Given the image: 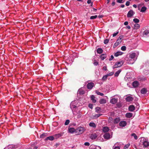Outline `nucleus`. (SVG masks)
I'll use <instances>...</instances> for the list:
<instances>
[{
  "label": "nucleus",
  "instance_id": "f257e3e1",
  "mask_svg": "<svg viewBox=\"0 0 149 149\" xmlns=\"http://www.w3.org/2000/svg\"><path fill=\"white\" fill-rule=\"evenodd\" d=\"M85 130V129L84 127H80L77 128L76 130V132H78L79 134H82Z\"/></svg>",
  "mask_w": 149,
  "mask_h": 149
},
{
  "label": "nucleus",
  "instance_id": "f03ea898",
  "mask_svg": "<svg viewBox=\"0 0 149 149\" xmlns=\"http://www.w3.org/2000/svg\"><path fill=\"white\" fill-rule=\"evenodd\" d=\"M123 63L124 62L122 61L117 62L113 66V69H115L120 67L123 65Z\"/></svg>",
  "mask_w": 149,
  "mask_h": 149
},
{
  "label": "nucleus",
  "instance_id": "7ed1b4c3",
  "mask_svg": "<svg viewBox=\"0 0 149 149\" xmlns=\"http://www.w3.org/2000/svg\"><path fill=\"white\" fill-rule=\"evenodd\" d=\"M94 84L93 82L88 83L87 85V87L88 89H91L94 86Z\"/></svg>",
  "mask_w": 149,
  "mask_h": 149
},
{
  "label": "nucleus",
  "instance_id": "20e7f679",
  "mask_svg": "<svg viewBox=\"0 0 149 149\" xmlns=\"http://www.w3.org/2000/svg\"><path fill=\"white\" fill-rule=\"evenodd\" d=\"M135 13L132 10H130L128 13L127 17H130L132 16Z\"/></svg>",
  "mask_w": 149,
  "mask_h": 149
},
{
  "label": "nucleus",
  "instance_id": "39448f33",
  "mask_svg": "<svg viewBox=\"0 0 149 149\" xmlns=\"http://www.w3.org/2000/svg\"><path fill=\"white\" fill-rule=\"evenodd\" d=\"M63 132H61L60 133L55 134L54 135V138L56 139H57L58 138L63 136Z\"/></svg>",
  "mask_w": 149,
  "mask_h": 149
},
{
  "label": "nucleus",
  "instance_id": "423d86ee",
  "mask_svg": "<svg viewBox=\"0 0 149 149\" xmlns=\"http://www.w3.org/2000/svg\"><path fill=\"white\" fill-rule=\"evenodd\" d=\"M124 36L123 35H120L118 38L117 40L116 41L120 43L121 42H122V39L123 38H124Z\"/></svg>",
  "mask_w": 149,
  "mask_h": 149
},
{
  "label": "nucleus",
  "instance_id": "0eeeda50",
  "mask_svg": "<svg viewBox=\"0 0 149 149\" xmlns=\"http://www.w3.org/2000/svg\"><path fill=\"white\" fill-rule=\"evenodd\" d=\"M143 145L144 148H147L149 146V142L146 141H144L143 142Z\"/></svg>",
  "mask_w": 149,
  "mask_h": 149
},
{
  "label": "nucleus",
  "instance_id": "6e6552de",
  "mask_svg": "<svg viewBox=\"0 0 149 149\" xmlns=\"http://www.w3.org/2000/svg\"><path fill=\"white\" fill-rule=\"evenodd\" d=\"M97 137V134L95 133H93L90 135V138L92 139H95Z\"/></svg>",
  "mask_w": 149,
  "mask_h": 149
},
{
  "label": "nucleus",
  "instance_id": "1a4fd4ad",
  "mask_svg": "<svg viewBox=\"0 0 149 149\" xmlns=\"http://www.w3.org/2000/svg\"><path fill=\"white\" fill-rule=\"evenodd\" d=\"M103 136L105 139H109L110 138V135L109 133H107L104 134Z\"/></svg>",
  "mask_w": 149,
  "mask_h": 149
},
{
  "label": "nucleus",
  "instance_id": "9d476101",
  "mask_svg": "<svg viewBox=\"0 0 149 149\" xmlns=\"http://www.w3.org/2000/svg\"><path fill=\"white\" fill-rule=\"evenodd\" d=\"M120 126L121 127H124L127 125V123L125 121H121L119 124Z\"/></svg>",
  "mask_w": 149,
  "mask_h": 149
},
{
  "label": "nucleus",
  "instance_id": "9b49d317",
  "mask_svg": "<svg viewBox=\"0 0 149 149\" xmlns=\"http://www.w3.org/2000/svg\"><path fill=\"white\" fill-rule=\"evenodd\" d=\"M117 99L113 98L111 99L110 101V102L113 104H114L117 102Z\"/></svg>",
  "mask_w": 149,
  "mask_h": 149
},
{
  "label": "nucleus",
  "instance_id": "f8f14e48",
  "mask_svg": "<svg viewBox=\"0 0 149 149\" xmlns=\"http://www.w3.org/2000/svg\"><path fill=\"white\" fill-rule=\"evenodd\" d=\"M139 82L137 81H135L132 83V86L134 88L137 87L139 86Z\"/></svg>",
  "mask_w": 149,
  "mask_h": 149
},
{
  "label": "nucleus",
  "instance_id": "ddd939ff",
  "mask_svg": "<svg viewBox=\"0 0 149 149\" xmlns=\"http://www.w3.org/2000/svg\"><path fill=\"white\" fill-rule=\"evenodd\" d=\"M128 109L129 111H133L135 109V107L134 105H131L129 107Z\"/></svg>",
  "mask_w": 149,
  "mask_h": 149
},
{
  "label": "nucleus",
  "instance_id": "4468645a",
  "mask_svg": "<svg viewBox=\"0 0 149 149\" xmlns=\"http://www.w3.org/2000/svg\"><path fill=\"white\" fill-rule=\"evenodd\" d=\"M133 100V98L130 96L127 97L126 98V100L128 102L132 101Z\"/></svg>",
  "mask_w": 149,
  "mask_h": 149
},
{
  "label": "nucleus",
  "instance_id": "2eb2a0df",
  "mask_svg": "<svg viewBox=\"0 0 149 149\" xmlns=\"http://www.w3.org/2000/svg\"><path fill=\"white\" fill-rule=\"evenodd\" d=\"M109 130V128L108 127H103L102 131L104 132H108Z\"/></svg>",
  "mask_w": 149,
  "mask_h": 149
},
{
  "label": "nucleus",
  "instance_id": "dca6fc26",
  "mask_svg": "<svg viewBox=\"0 0 149 149\" xmlns=\"http://www.w3.org/2000/svg\"><path fill=\"white\" fill-rule=\"evenodd\" d=\"M147 92V90L146 88H143L142 89L141 91V93L143 94H146Z\"/></svg>",
  "mask_w": 149,
  "mask_h": 149
},
{
  "label": "nucleus",
  "instance_id": "f3484780",
  "mask_svg": "<svg viewBox=\"0 0 149 149\" xmlns=\"http://www.w3.org/2000/svg\"><path fill=\"white\" fill-rule=\"evenodd\" d=\"M54 136H50L47 137L45 139L46 140H50V141H53L54 140Z\"/></svg>",
  "mask_w": 149,
  "mask_h": 149
},
{
  "label": "nucleus",
  "instance_id": "a211bd4d",
  "mask_svg": "<svg viewBox=\"0 0 149 149\" xmlns=\"http://www.w3.org/2000/svg\"><path fill=\"white\" fill-rule=\"evenodd\" d=\"M120 120L119 118H115L113 121V123L114 124H117L119 123Z\"/></svg>",
  "mask_w": 149,
  "mask_h": 149
},
{
  "label": "nucleus",
  "instance_id": "6ab92c4d",
  "mask_svg": "<svg viewBox=\"0 0 149 149\" xmlns=\"http://www.w3.org/2000/svg\"><path fill=\"white\" fill-rule=\"evenodd\" d=\"M68 131L69 132L71 133H72L74 132H76V130H75L74 128H71L68 129Z\"/></svg>",
  "mask_w": 149,
  "mask_h": 149
},
{
  "label": "nucleus",
  "instance_id": "aec40b11",
  "mask_svg": "<svg viewBox=\"0 0 149 149\" xmlns=\"http://www.w3.org/2000/svg\"><path fill=\"white\" fill-rule=\"evenodd\" d=\"M122 52H118L115 54L114 56H115L117 57L119 55H122Z\"/></svg>",
  "mask_w": 149,
  "mask_h": 149
},
{
  "label": "nucleus",
  "instance_id": "412c9836",
  "mask_svg": "<svg viewBox=\"0 0 149 149\" xmlns=\"http://www.w3.org/2000/svg\"><path fill=\"white\" fill-rule=\"evenodd\" d=\"M132 116V113H128L126 114V116L127 118H130Z\"/></svg>",
  "mask_w": 149,
  "mask_h": 149
},
{
  "label": "nucleus",
  "instance_id": "4be33fe9",
  "mask_svg": "<svg viewBox=\"0 0 149 149\" xmlns=\"http://www.w3.org/2000/svg\"><path fill=\"white\" fill-rule=\"evenodd\" d=\"M135 55L136 54L135 53H132L130 55V57L132 59H133L135 58Z\"/></svg>",
  "mask_w": 149,
  "mask_h": 149
},
{
  "label": "nucleus",
  "instance_id": "5701e85b",
  "mask_svg": "<svg viewBox=\"0 0 149 149\" xmlns=\"http://www.w3.org/2000/svg\"><path fill=\"white\" fill-rule=\"evenodd\" d=\"M99 102L101 104H105L106 103V100L104 99H102L100 100Z\"/></svg>",
  "mask_w": 149,
  "mask_h": 149
},
{
  "label": "nucleus",
  "instance_id": "b1692460",
  "mask_svg": "<svg viewBox=\"0 0 149 149\" xmlns=\"http://www.w3.org/2000/svg\"><path fill=\"white\" fill-rule=\"evenodd\" d=\"M103 50L101 48H98L97 51V52L99 54H101L103 52Z\"/></svg>",
  "mask_w": 149,
  "mask_h": 149
},
{
  "label": "nucleus",
  "instance_id": "393cba45",
  "mask_svg": "<svg viewBox=\"0 0 149 149\" xmlns=\"http://www.w3.org/2000/svg\"><path fill=\"white\" fill-rule=\"evenodd\" d=\"M107 55L105 54H102L101 55L100 58L102 60H103L106 57Z\"/></svg>",
  "mask_w": 149,
  "mask_h": 149
},
{
  "label": "nucleus",
  "instance_id": "a878e982",
  "mask_svg": "<svg viewBox=\"0 0 149 149\" xmlns=\"http://www.w3.org/2000/svg\"><path fill=\"white\" fill-rule=\"evenodd\" d=\"M140 25L138 24H135L134 26V28L135 29H137L140 28Z\"/></svg>",
  "mask_w": 149,
  "mask_h": 149
},
{
  "label": "nucleus",
  "instance_id": "bb28decb",
  "mask_svg": "<svg viewBox=\"0 0 149 149\" xmlns=\"http://www.w3.org/2000/svg\"><path fill=\"white\" fill-rule=\"evenodd\" d=\"M91 100H92V102L93 103H95L96 102V100L95 99V97L94 95H92L91 96Z\"/></svg>",
  "mask_w": 149,
  "mask_h": 149
},
{
  "label": "nucleus",
  "instance_id": "cd10ccee",
  "mask_svg": "<svg viewBox=\"0 0 149 149\" xmlns=\"http://www.w3.org/2000/svg\"><path fill=\"white\" fill-rule=\"evenodd\" d=\"M121 71V70L120 69L118 70L114 74L115 76V77H118Z\"/></svg>",
  "mask_w": 149,
  "mask_h": 149
},
{
  "label": "nucleus",
  "instance_id": "c85d7f7f",
  "mask_svg": "<svg viewBox=\"0 0 149 149\" xmlns=\"http://www.w3.org/2000/svg\"><path fill=\"white\" fill-rule=\"evenodd\" d=\"M149 33V31L148 30H145L143 33V36H147Z\"/></svg>",
  "mask_w": 149,
  "mask_h": 149
},
{
  "label": "nucleus",
  "instance_id": "c756f323",
  "mask_svg": "<svg viewBox=\"0 0 149 149\" xmlns=\"http://www.w3.org/2000/svg\"><path fill=\"white\" fill-rule=\"evenodd\" d=\"M147 10V8L145 6L142 7L140 11L142 12H145Z\"/></svg>",
  "mask_w": 149,
  "mask_h": 149
},
{
  "label": "nucleus",
  "instance_id": "7c9ffc66",
  "mask_svg": "<svg viewBox=\"0 0 149 149\" xmlns=\"http://www.w3.org/2000/svg\"><path fill=\"white\" fill-rule=\"evenodd\" d=\"M89 125L90 127H95L96 125L94 123H91L89 124Z\"/></svg>",
  "mask_w": 149,
  "mask_h": 149
},
{
  "label": "nucleus",
  "instance_id": "2f4dec72",
  "mask_svg": "<svg viewBox=\"0 0 149 149\" xmlns=\"http://www.w3.org/2000/svg\"><path fill=\"white\" fill-rule=\"evenodd\" d=\"M47 136V134L44 133L41 135L40 137V138H43L46 137Z\"/></svg>",
  "mask_w": 149,
  "mask_h": 149
},
{
  "label": "nucleus",
  "instance_id": "473e14b6",
  "mask_svg": "<svg viewBox=\"0 0 149 149\" xmlns=\"http://www.w3.org/2000/svg\"><path fill=\"white\" fill-rule=\"evenodd\" d=\"M131 136H133L135 139H138L137 137L135 134L134 133H132L131 134Z\"/></svg>",
  "mask_w": 149,
  "mask_h": 149
},
{
  "label": "nucleus",
  "instance_id": "72a5a7b5",
  "mask_svg": "<svg viewBox=\"0 0 149 149\" xmlns=\"http://www.w3.org/2000/svg\"><path fill=\"white\" fill-rule=\"evenodd\" d=\"M133 21L135 23H138L139 22V20L137 18H134L133 19Z\"/></svg>",
  "mask_w": 149,
  "mask_h": 149
},
{
  "label": "nucleus",
  "instance_id": "f704fd0d",
  "mask_svg": "<svg viewBox=\"0 0 149 149\" xmlns=\"http://www.w3.org/2000/svg\"><path fill=\"white\" fill-rule=\"evenodd\" d=\"M78 92L80 94H84L85 93L84 91L80 90H79Z\"/></svg>",
  "mask_w": 149,
  "mask_h": 149
},
{
  "label": "nucleus",
  "instance_id": "c9c22d12",
  "mask_svg": "<svg viewBox=\"0 0 149 149\" xmlns=\"http://www.w3.org/2000/svg\"><path fill=\"white\" fill-rule=\"evenodd\" d=\"M96 93L98 95L101 96H103L104 95L103 93H101L99 91H96Z\"/></svg>",
  "mask_w": 149,
  "mask_h": 149
},
{
  "label": "nucleus",
  "instance_id": "e433bc0d",
  "mask_svg": "<svg viewBox=\"0 0 149 149\" xmlns=\"http://www.w3.org/2000/svg\"><path fill=\"white\" fill-rule=\"evenodd\" d=\"M97 15H95V16H92L90 17V19H96L97 17Z\"/></svg>",
  "mask_w": 149,
  "mask_h": 149
},
{
  "label": "nucleus",
  "instance_id": "4c0bfd02",
  "mask_svg": "<svg viewBox=\"0 0 149 149\" xmlns=\"http://www.w3.org/2000/svg\"><path fill=\"white\" fill-rule=\"evenodd\" d=\"M109 41V39H106L104 40V43L105 44H107L108 43Z\"/></svg>",
  "mask_w": 149,
  "mask_h": 149
},
{
  "label": "nucleus",
  "instance_id": "58836bf2",
  "mask_svg": "<svg viewBox=\"0 0 149 149\" xmlns=\"http://www.w3.org/2000/svg\"><path fill=\"white\" fill-rule=\"evenodd\" d=\"M70 123V120H67L64 123V125H68Z\"/></svg>",
  "mask_w": 149,
  "mask_h": 149
},
{
  "label": "nucleus",
  "instance_id": "ea45409f",
  "mask_svg": "<svg viewBox=\"0 0 149 149\" xmlns=\"http://www.w3.org/2000/svg\"><path fill=\"white\" fill-rule=\"evenodd\" d=\"M108 76H107V75H105L103 76L102 77V80H105L107 79V77H108Z\"/></svg>",
  "mask_w": 149,
  "mask_h": 149
},
{
  "label": "nucleus",
  "instance_id": "a19ab883",
  "mask_svg": "<svg viewBox=\"0 0 149 149\" xmlns=\"http://www.w3.org/2000/svg\"><path fill=\"white\" fill-rule=\"evenodd\" d=\"M122 50L125 51L126 50V47L125 46H123L121 47Z\"/></svg>",
  "mask_w": 149,
  "mask_h": 149
},
{
  "label": "nucleus",
  "instance_id": "79ce46f5",
  "mask_svg": "<svg viewBox=\"0 0 149 149\" xmlns=\"http://www.w3.org/2000/svg\"><path fill=\"white\" fill-rule=\"evenodd\" d=\"M130 146V144H127L125 145L124 147V149H127L129 146Z\"/></svg>",
  "mask_w": 149,
  "mask_h": 149
},
{
  "label": "nucleus",
  "instance_id": "37998d69",
  "mask_svg": "<svg viewBox=\"0 0 149 149\" xmlns=\"http://www.w3.org/2000/svg\"><path fill=\"white\" fill-rule=\"evenodd\" d=\"M114 72H111L109 73V74H107V75L108 77L109 76H112V75H113V74H114Z\"/></svg>",
  "mask_w": 149,
  "mask_h": 149
},
{
  "label": "nucleus",
  "instance_id": "c03bdc74",
  "mask_svg": "<svg viewBox=\"0 0 149 149\" xmlns=\"http://www.w3.org/2000/svg\"><path fill=\"white\" fill-rule=\"evenodd\" d=\"M87 3L88 4H90L91 3V6H92L93 4V3L91 2V0H88L87 1Z\"/></svg>",
  "mask_w": 149,
  "mask_h": 149
},
{
  "label": "nucleus",
  "instance_id": "a18cd8bd",
  "mask_svg": "<svg viewBox=\"0 0 149 149\" xmlns=\"http://www.w3.org/2000/svg\"><path fill=\"white\" fill-rule=\"evenodd\" d=\"M100 108L99 107H96L95 109V111L97 112H98V111L100 110Z\"/></svg>",
  "mask_w": 149,
  "mask_h": 149
},
{
  "label": "nucleus",
  "instance_id": "49530a36",
  "mask_svg": "<svg viewBox=\"0 0 149 149\" xmlns=\"http://www.w3.org/2000/svg\"><path fill=\"white\" fill-rule=\"evenodd\" d=\"M93 64L95 65H97L98 64V62L96 61H95V60L94 61V62H93Z\"/></svg>",
  "mask_w": 149,
  "mask_h": 149
},
{
  "label": "nucleus",
  "instance_id": "de8ad7c7",
  "mask_svg": "<svg viewBox=\"0 0 149 149\" xmlns=\"http://www.w3.org/2000/svg\"><path fill=\"white\" fill-rule=\"evenodd\" d=\"M102 115V114H97L95 115V117L96 118H97L100 117V116Z\"/></svg>",
  "mask_w": 149,
  "mask_h": 149
},
{
  "label": "nucleus",
  "instance_id": "09e8293b",
  "mask_svg": "<svg viewBox=\"0 0 149 149\" xmlns=\"http://www.w3.org/2000/svg\"><path fill=\"white\" fill-rule=\"evenodd\" d=\"M118 33H119V32L117 31L116 33H113V37H115Z\"/></svg>",
  "mask_w": 149,
  "mask_h": 149
},
{
  "label": "nucleus",
  "instance_id": "8fccbe9b",
  "mask_svg": "<svg viewBox=\"0 0 149 149\" xmlns=\"http://www.w3.org/2000/svg\"><path fill=\"white\" fill-rule=\"evenodd\" d=\"M88 107L91 109H92L93 108V105L92 104H89L88 105Z\"/></svg>",
  "mask_w": 149,
  "mask_h": 149
},
{
  "label": "nucleus",
  "instance_id": "3c124183",
  "mask_svg": "<svg viewBox=\"0 0 149 149\" xmlns=\"http://www.w3.org/2000/svg\"><path fill=\"white\" fill-rule=\"evenodd\" d=\"M117 2L120 3H123V0H117Z\"/></svg>",
  "mask_w": 149,
  "mask_h": 149
},
{
  "label": "nucleus",
  "instance_id": "603ef678",
  "mask_svg": "<svg viewBox=\"0 0 149 149\" xmlns=\"http://www.w3.org/2000/svg\"><path fill=\"white\" fill-rule=\"evenodd\" d=\"M130 4V2L129 1H127L125 5L127 6H129Z\"/></svg>",
  "mask_w": 149,
  "mask_h": 149
},
{
  "label": "nucleus",
  "instance_id": "864d4df0",
  "mask_svg": "<svg viewBox=\"0 0 149 149\" xmlns=\"http://www.w3.org/2000/svg\"><path fill=\"white\" fill-rule=\"evenodd\" d=\"M84 145H85L86 146H89L90 145V143L88 142H85L84 143Z\"/></svg>",
  "mask_w": 149,
  "mask_h": 149
},
{
  "label": "nucleus",
  "instance_id": "5fc2aeb1",
  "mask_svg": "<svg viewBox=\"0 0 149 149\" xmlns=\"http://www.w3.org/2000/svg\"><path fill=\"white\" fill-rule=\"evenodd\" d=\"M113 58H114V57H113V56L112 55L111 56V58H110L109 59V61H111V60H112Z\"/></svg>",
  "mask_w": 149,
  "mask_h": 149
},
{
  "label": "nucleus",
  "instance_id": "6e6d98bb",
  "mask_svg": "<svg viewBox=\"0 0 149 149\" xmlns=\"http://www.w3.org/2000/svg\"><path fill=\"white\" fill-rule=\"evenodd\" d=\"M118 45V44L116 42L114 44V45H113V47L114 48L116 47Z\"/></svg>",
  "mask_w": 149,
  "mask_h": 149
},
{
  "label": "nucleus",
  "instance_id": "4d7b16f0",
  "mask_svg": "<svg viewBox=\"0 0 149 149\" xmlns=\"http://www.w3.org/2000/svg\"><path fill=\"white\" fill-rule=\"evenodd\" d=\"M128 24V23L127 22V21H126V22H125L124 23V24L125 25H127Z\"/></svg>",
  "mask_w": 149,
  "mask_h": 149
},
{
  "label": "nucleus",
  "instance_id": "13d9d810",
  "mask_svg": "<svg viewBox=\"0 0 149 149\" xmlns=\"http://www.w3.org/2000/svg\"><path fill=\"white\" fill-rule=\"evenodd\" d=\"M103 70H107V67L106 66H104L103 68Z\"/></svg>",
  "mask_w": 149,
  "mask_h": 149
},
{
  "label": "nucleus",
  "instance_id": "bf43d9fd",
  "mask_svg": "<svg viewBox=\"0 0 149 149\" xmlns=\"http://www.w3.org/2000/svg\"><path fill=\"white\" fill-rule=\"evenodd\" d=\"M120 148L118 146L115 147L113 149H120Z\"/></svg>",
  "mask_w": 149,
  "mask_h": 149
},
{
  "label": "nucleus",
  "instance_id": "052dcab7",
  "mask_svg": "<svg viewBox=\"0 0 149 149\" xmlns=\"http://www.w3.org/2000/svg\"><path fill=\"white\" fill-rule=\"evenodd\" d=\"M103 17V15H100L98 16V17L99 18H102V17Z\"/></svg>",
  "mask_w": 149,
  "mask_h": 149
},
{
  "label": "nucleus",
  "instance_id": "680f3d73",
  "mask_svg": "<svg viewBox=\"0 0 149 149\" xmlns=\"http://www.w3.org/2000/svg\"><path fill=\"white\" fill-rule=\"evenodd\" d=\"M115 2L114 1H113V2H112V5L113 6H114V5H115Z\"/></svg>",
  "mask_w": 149,
  "mask_h": 149
},
{
  "label": "nucleus",
  "instance_id": "e2e57ef3",
  "mask_svg": "<svg viewBox=\"0 0 149 149\" xmlns=\"http://www.w3.org/2000/svg\"><path fill=\"white\" fill-rule=\"evenodd\" d=\"M126 28L128 29H130L131 28V27L129 26H126Z\"/></svg>",
  "mask_w": 149,
  "mask_h": 149
},
{
  "label": "nucleus",
  "instance_id": "0e129e2a",
  "mask_svg": "<svg viewBox=\"0 0 149 149\" xmlns=\"http://www.w3.org/2000/svg\"><path fill=\"white\" fill-rule=\"evenodd\" d=\"M133 7L135 8H136L137 7V6L135 4H134L133 6Z\"/></svg>",
  "mask_w": 149,
  "mask_h": 149
},
{
  "label": "nucleus",
  "instance_id": "69168bd1",
  "mask_svg": "<svg viewBox=\"0 0 149 149\" xmlns=\"http://www.w3.org/2000/svg\"><path fill=\"white\" fill-rule=\"evenodd\" d=\"M93 11L95 12H96L97 10L95 8H93Z\"/></svg>",
  "mask_w": 149,
  "mask_h": 149
},
{
  "label": "nucleus",
  "instance_id": "338daca9",
  "mask_svg": "<svg viewBox=\"0 0 149 149\" xmlns=\"http://www.w3.org/2000/svg\"><path fill=\"white\" fill-rule=\"evenodd\" d=\"M124 7H125V5L124 4L121 5V8H124Z\"/></svg>",
  "mask_w": 149,
  "mask_h": 149
},
{
  "label": "nucleus",
  "instance_id": "774afa93",
  "mask_svg": "<svg viewBox=\"0 0 149 149\" xmlns=\"http://www.w3.org/2000/svg\"><path fill=\"white\" fill-rule=\"evenodd\" d=\"M140 8H141V6H140V5L138 6V10H140Z\"/></svg>",
  "mask_w": 149,
  "mask_h": 149
}]
</instances>
